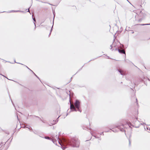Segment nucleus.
I'll return each mask as SVG.
<instances>
[{"label": "nucleus", "mask_w": 150, "mask_h": 150, "mask_svg": "<svg viewBox=\"0 0 150 150\" xmlns=\"http://www.w3.org/2000/svg\"><path fill=\"white\" fill-rule=\"evenodd\" d=\"M66 144L70 145L74 147H79L80 145V142L77 139H72L71 140H65Z\"/></svg>", "instance_id": "f257e3e1"}, {"label": "nucleus", "mask_w": 150, "mask_h": 150, "mask_svg": "<svg viewBox=\"0 0 150 150\" xmlns=\"http://www.w3.org/2000/svg\"><path fill=\"white\" fill-rule=\"evenodd\" d=\"M74 105L76 108L78 109V110L81 112L79 109L80 106V102L78 100H76L74 103Z\"/></svg>", "instance_id": "f03ea898"}, {"label": "nucleus", "mask_w": 150, "mask_h": 150, "mask_svg": "<svg viewBox=\"0 0 150 150\" xmlns=\"http://www.w3.org/2000/svg\"><path fill=\"white\" fill-rule=\"evenodd\" d=\"M121 126H122V128L121 127L120 125H118L116 127L118 129H120L121 131H124V129H123V127H124V125H122Z\"/></svg>", "instance_id": "7ed1b4c3"}, {"label": "nucleus", "mask_w": 150, "mask_h": 150, "mask_svg": "<svg viewBox=\"0 0 150 150\" xmlns=\"http://www.w3.org/2000/svg\"><path fill=\"white\" fill-rule=\"evenodd\" d=\"M70 108L71 109H72L73 111H76V110L74 106V105L73 104H71L70 105Z\"/></svg>", "instance_id": "20e7f679"}, {"label": "nucleus", "mask_w": 150, "mask_h": 150, "mask_svg": "<svg viewBox=\"0 0 150 150\" xmlns=\"http://www.w3.org/2000/svg\"><path fill=\"white\" fill-rule=\"evenodd\" d=\"M118 51L120 53H121L124 54H125V51L124 50L118 49Z\"/></svg>", "instance_id": "39448f33"}, {"label": "nucleus", "mask_w": 150, "mask_h": 150, "mask_svg": "<svg viewBox=\"0 0 150 150\" xmlns=\"http://www.w3.org/2000/svg\"><path fill=\"white\" fill-rule=\"evenodd\" d=\"M119 71L120 73V74L122 75H123V73L122 72V71L121 70H119Z\"/></svg>", "instance_id": "423d86ee"}, {"label": "nucleus", "mask_w": 150, "mask_h": 150, "mask_svg": "<svg viewBox=\"0 0 150 150\" xmlns=\"http://www.w3.org/2000/svg\"><path fill=\"white\" fill-rule=\"evenodd\" d=\"M58 120H55V122L54 123H53L52 124V125H54V124H56V123L57 122H58Z\"/></svg>", "instance_id": "0eeeda50"}, {"label": "nucleus", "mask_w": 150, "mask_h": 150, "mask_svg": "<svg viewBox=\"0 0 150 150\" xmlns=\"http://www.w3.org/2000/svg\"><path fill=\"white\" fill-rule=\"evenodd\" d=\"M45 138L46 139H50V138L49 137H45Z\"/></svg>", "instance_id": "6e6552de"}, {"label": "nucleus", "mask_w": 150, "mask_h": 150, "mask_svg": "<svg viewBox=\"0 0 150 150\" xmlns=\"http://www.w3.org/2000/svg\"><path fill=\"white\" fill-rule=\"evenodd\" d=\"M150 24H141L140 25H150Z\"/></svg>", "instance_id": "1a4fd4ad"}, {"label": "nucleus", "mask_w": 150, "mask_h": 150, "mask_svg": "<svg viewBox=\"0 0 150 150\" xmlns=\"http://www.w3.org/2000/svg\"><path fill=\"white\" fill-rule=\"evenodd\" d=\"M52 27H53V26H52V28H51V30H50V33L49 35L50 34H51V32H52Z\"/></svg>", "instance_id": "9d476101"}, {"label": "nucleus", "mask_w": 150, "mask_h": 150, "mask_svg": "<svg viewBox=\"0 0 150 150\" xmlns=\"http://www.w3.org/2000/svg\"><path fill=\"white\" fill-rule=\"evenodd\" d=\"M18 11H10V12H17Z\"/></svg>", "instance_id": "9b49d317"}, {"label": "nucleus", "mask_w": 150, "mask_h": 150, "mask_svg": "<svg viewBox=\"0 0 150 150\" xmlns=\"http://www.w3.org/2000/svg\"><path fill=\"white\" fill-rule=\"evenodd\" d=\"M129 145L130 146L131 144V142L129 139Z\"/></svg>", "instance_id": "f8f14e48"}, {"label": "nucleus", "mask_w": 150, "mask_h": 150, "mask_svg": "<svg viewBox=\"0 0 150 150\" xmlns=\"http://www.w3.org/2000/svg\"><path fill=\"white\" fill-rule=\"evenodd\" d=\"M110 49H111L112 48V45H111L110 46Z\"/></svg>", "instance_id": "ddd939ff"}, {"label": "nucleus", "mask_w": 150, "mask_h": 150, "mask_svg": "<svg viewBox=\"0 0 150 150\" xmlns=\"http://www.w3.org/2000/svg\"><path fill=\"white\" fill-rule=\"evenodd\" d=\"M26 67H27L28 69H30L31 71H32V72H33V71L31 70H30V69H29L27 66H26Z\"/></svg>", "instance_id": "4468645a"}, {"label": "nucleus", "mask_w": 150, "mask_h": 150, "mask_svg": "<svg viewBox=\"0 0 150 150\" xmlns=\"http://www.w3.org/2000/svg\"><path fill=\"white\" fill-rule=\"evenodd\" d=\"M33 73L38 78H39L38 77L36 76V75L33 72Z\"/></svg>", "instance_id": "2eb2a0df"}, {"label": "nucleus", "mask_w": 150, "mask_h": 150, "mask_svg": "<svg viewBox=\"0 0 150 150\" xmlns=\"http://www.w3.org/2000/svg\"><path fill=\"white\" fill-rule=\"evenodd\" d=\"M53 14H54V18H53V19H54V12H53Z\"/></svg>", "instance_id": "dca6fc26"}, {"label": "nucleus", "mask_w": 150, "mask_h": 150, "mask_svg": "<svg viewBox=\"0 0 150 150\" xmlns=\"http://www.w3.org/2000/svg\"><path fill=\"white\" fill-rule=\"evenodd\" d=\"M33 20L34 21H35V18H33Z\"/></svg>", "instance_id": "f3484780"}, {"label": "nucleus", "mask_w": 150, "mask_h": 150, "mask_svg": "<svg viewBox=\"0 0 150 150\" xmlns=\"http://www.w3.org/2000/svg\"><path fill=\"white\" fill-rule=\"evenodd\" d=\"M28 12H30V11L29 9H28Z\"/></svg>", "instance_id": "a211bd4d"}, {"label": "nucleus", "mask_w": 150, "mask_h": 150, "mask_svg": "<svg viewBox=\"0 0 150 150\" xmlns=\"http://www.w3.org/2000/svg\"><path fill=\"white\" fill-rule=\"evenodd\" d=\"M60 117V116H59V117H58V118L59 117Z\"/></svg>", "instance_id": "6ab92c4d"}]
</instances>
